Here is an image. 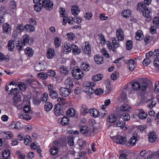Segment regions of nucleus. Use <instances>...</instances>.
Listing matches in <instances>:
<instances>
[{
  "instance_id": "16",
  "label": "nucleus",
  "mask_w": 159,
  "mask_h": 159,
  "mask_svg": "<svg viewBox=\"0 0 159 159\" xmlns=\"http://www.w3.org/2000/svg\"><path fill=\"white\" fill-rule=\"evenodd\" d=\"M30 41V37L27 34L24 35L22 38V44L24 46L27 45Z\"/></svg>"
},
{
  "instance_id": "15",
  "label": "nucleus",
  "mask_w": 159,
  "mask_h": 159,
  "mask_svg": "<svg viewBox=\"0 0 159 159\" xmlns=\"http://www.w3.org/2000/svg\"><path fill=\"white\" fill-rule=\"evenodd\" d=\"M94 58L95 62L98 64H101L103 63V57L99 54L95 55Z\"/></svg>"
},
{
  "instance_id": "47",
  "label": "nucleus",
  "mask_w": 159,
  "mask_h": 159,
  "mask_svg": "<svg viewBox=\"0 0 159 159\" xmlns=\"http://www.w3.org/2000/svg\"><path fill=\"white\" fill-rule=\"evenodd\" d=\"M136 142V138L134 136H132L129 141L128 143L131 146L135 145Z\"/></svg>"
},
{
  "instance_id": "35",
  "label": "nucleus",
  "mask_w": 159,
  "mask_h": 159,
  "mask_svg": "<svg viewBox=\"0 0 159 159\" xmlns=\"http://www.w3.org/2000/svg\"><path fill=\"white\" fill-rule=\"evenodd\" d=\"M131 13L130 10H124L121 13V15L125 18H128L131 16Z\"/></svg>"
},
{
  "instance_id": "27",
  "label": "nucleus",
  "mask_w": 159,
  "mask_h": 159,
  "mask_svg": "<svg viewBox=\"0 0 159 159\" xmlns=\"http://www.w3.org/2000/svg\"><path fill=\"white\" fill-rule=\"evenodd\" d=\"M25 54L29 57H31L33 56L34 52L31 48L27 47L25 50Z\"/></svg>"
},
{
  "instance_id": "31",
  "label": "nucleus",
  "mask_w": 159,
  "mask_h": 159,
  "mask_svg": "<svg viewBox=\"0 0 159 159\" xmlns=\"http://www.w3.org/2000/svg\"><path fill=\"white\" fill-rule=\"evenodd\" d=\"M53 107V105L51 102H46L44 105V109L48 112L50 111Z\"/></svg>"
},
{
  "instance_id": "38",
  "label": "nucleus",
  "mask_w": 159,
  "mask_h": 159,
  "mask_svg": "<svg viewBox=\"0 0 159 159\" xmlns=\"http://www.w3.org/2000/svg\"><path fill=\"white\" fill-rule=\"evenodd\" d=\"M88 127L85 125H83L80 127V131L81 133L87 134L89 132Z\"/></svg>"
},
{
  "instance_id": "50",
  "label": "nucleus",
  "mask_w": 159,
  "mask_h": 159,
  "mask_svg": "<svg viewBox=\"0 0 159 159\" xmlns=\"http://www.w3.org/2000/svg\"><path fill=\"white\" fill-rule=\"evenodd\" d=\"M58 152V149L57 147H53L50 150V153L52 155L56 154Z\"/></svg>"
},
{
  "instance_id": "21",
  "label": "nucleus",
  "mask_w": 159,
  "mask_h": 159,
  "mask_svg": "<svg viewBox=\"0 0 159 159\" xmlns=\"http://www.w3.org/2000/svg\"><path fill=\"white\" fill-rule=\"evenodd\" d=\"M64 52L66 54L70 52L71 50V45L69 43H64L63 47Z\"/></svg>"
},
{
  "instance_id": "37",
  "label": "nucleus",
  "mask_w": 159,
  "mask_h": 159,
  "mask_svg": "<svg viewBox=\"0 0 159 159\" xmlns=\"http://www.w3.org/2000/svg\"><path fill=\"white\" fill-rule=\"evenodd\" d=\"M14 42V41L11 40H9L8 42V48L9 51H12L15 47Z\"/></svg>"
},
{
  "instance_id": "43",
  "label": "nucleus",
  "mask_w": 159,
  "mask_h": 159,
  "mask_svg": "<svg viewBox=\"0 0 159 159\" xmlns=\"http://www.w3.org/2000/svg\"><path fill=\"white\" fill-rule=\"evenodd\" d=\"M69 118L67 117H63L61 120V123L63 125H67L69 123Z\"/></svg>"
},
{
  "instance_id": "25",
  "label": "nucleus",
  "mask_w": 159,
  "mask_h": 159,
  "mask_svg": "<svg viewBox=\"0 0 159 159\" xmlns=\"http://www.w3.org/2000/svg\"><path fill=\"white\" fill-rule=\"evenodd\" d=\"M120 107V110L124 111H130L131 107L128 104V102H125Z\"/></svg>"
},
{
  "instance_id": "46",
  "label": "nucleus",
  "mask_w": 159,
  "mask_h": 159,
  "mask_svg": "<svg viewBox=\"0 0 159 159\" xmlns=\"http://www.w3.org/2000/svg\"><path fill=\"white\" fill-rule=\"evenodd\" d=\"M84 90L87 94H91L94 92V90L92 87L84 88Z\"/></svg>"
},
{
  "instance_id": "54",
  "label": "nucleus",
  "mask_w": 159,
  "mask_h": 159,
  "mask_svg": "<svg viewBox=\"0 0 159 159\" xmlns=\"http://www.w3.org/2000/svg\"><path fill=\"white\" fill-rule=\"evenodd\" d=\"M49 96L52 99H56L58 97V94L55 91L49 92Z\"/></svg>"
},
{
  "instance_id": "58",
  "label": "nucleus",
  "mask_w": 159,
  "mask_h": 159,
  "mask_svg": "<svg viewBox=\"0 0 159 159\" xmlns=\"http://www.w3.org/2000/svg\"><path fill=\"white\" fill-rule=\"evenodd\" d=\"M99 36L100 37L99 39L100 41V43L102 45H105L106 43V40L104 36L101 34H99Z\"/></svg>"
},
{
  "instance_id": "14",
  "label": "nucleus",
  "mask_w": 159,
  "mask_h": 159,
  "mask_svg": "<svg viewBox=\"0 0 159 159\" xmlns=\"http://www.w3.org/2000/svg\"><path fill=\"white\" fill-rule=\"evenodd\" d=\"M65 84L66 87L70 89L73 86V82L72 79L68 77L65 81Z\"/></svg>"
},
{
  "instance_id": "26",
  "label": "nucleus",
  "mask_w": 159,
  "mask_h": 159,
  "mask_svg": "<svg viewBox=\"0 0 159 159\" xmlns=\"http://www.w3.org/2000/svg\"><path fill=\"white\" fill-rule=\"evenodd\" d=\"M80 9L77 6H75L72 7L71 8V13L75 16L77 15L80 13Z\"/></svg>"
},
{
  "instance_id": "20",
  "label": "nucleus",
  "mask_w": 159,
  "mask_h": 159,
  "mask_svg": "<svg viewBox=\"0 0 159 159\" xmlns=\"http://www.w3.org/2000/svg\"><path fill=\"white\" fill-rule=\"evenodd\" d=\"M89 112L91 115L94 118L97 117L100 115L99 112L96 109H89Z\"/></svg>"
},
{
  "instance_id": "45",
  "label": "nucleus",
  "mask_w": 159,
  "mask_h": 159,
  "mask_svg": "<svg viewBox=\"0 0 159 159\" xmlns=\"http://www.w3.org/2000/svg\"><path fill=\"white\" fill-rule=\"evenodd\" d=\"M84 90L87 94H91L94 92V90L92 87L84 88Z\"/></svg>"
},
{
  "instance_id": "40",
  "label": "nucleus",
  "mask_w": 159,
  "mask_h": 159,
  "mask_svg": "<svg viewBox=\"0 0 159 159\" xmlns=\"http://www.w3.org/2000/svg\"><path fill=\"white\" fill-rule=\"evenodd\" d=\"M2 156L4 158L7 159L8 158L10 155V151L8 149H6L2 153Z\"/></svg>"
},
{
  "instance_id": "28",
  "label": "nucleus",
  "mask_w": 159,
  "mask_h": 159,
  "mask_svg": "<svg viewBox=\"0 0 159 159\" xmlns=\"http://www.w3.org/2000/svg\"><path fill=\"white\" fill-rule=\"evenodd\" d=\"M128 66L129 70L130 71L133 70L135 67L134 60L133 59H130L128 61Z\"/></svg>"
},
{
  "instance_id": "10",
  "label": "nucleus",
  "mask_w": 159,
  "mask_h": 159,
  "mask_svg": "<svg viewBox=\"0 0 159 159\" xmlns=\"http://www.w3.org/2000/svg\"><path fill=\"white\" fill-rule=\"evenodd\" d=\"M148 141L150 143H152L155 141L157 138V136L154 132H150L148 134Z\"/></svg>"
},
{
  "instance_id": "34",
  "label": "nucleus",
  "mask_w": 159,
  "mask_h": 159,
  "mask_svg": "<svg viewBox=\"0 0 159 159\" xmlns=\"http://www.w3.org/2000/svg\"><path fill=\"white\" fill-rule=\"evenodd\" d=\"M80 68L82 70L86 71H89L90 69V66L89 64L86 63H83L80 65Z\"/></svg>"
},
{
  "instance_id": "13",
  "label": "nucleus",
  "mask_w": 159,
  "mask_h": 159,
  "mask_svg": "<svg viewBox=\"0 0 159 159\" xmlns=\"http://www.w3.org/2000/svg\"><path fill=\"white\" fill-rule=\"evenodd\" d=\"M116 35L119 40L122 41L124 40L123 32L122 29H119L116 30Z\"/></svg>"
},
{
  "instance_id": "23",
  "label": "nucleus",
  "mask_w": 159,
  "mask_h": 159,
  "mask_svg": "<svg viewBox=\"0 0 159 159\" xmlns=\"http://www.w3.org/2000/svg\"><path fill=\"white\" fill-rule=\"evenodd\" d=\"M3 133L4 137L6 139H11L13 138V134L10 131H5L3 132Z\"/></svg>"
},
{
  "instance_id": "24",
  "label": "nucleus",
  "mask_w": 159,
  "mask_h": 159,
  "mask_svg": "<svg viewBox=\"0 0 159 159\" xmlns=\"http://www.w3.org/2000/svg\"><path fill=\"white\" fill-rule=\"evenodd\" d=\"M138 116L139 119L143 120L146 118L147 116V114L143 110H140L139 111Z\"/></svg>"
},
{
  "instance_id": "48",
  "label": "nucleus",
  "mask_w": 159,
  "mask_h": 159,
  "mask_svg": "<svg viewBox=\"0 0 159 159\" xmlns=\"http://www.w3.org/2000/svg\"><path fill=\"white\" fill-rule=\"evenodd\" d=\"M25 28L29 32L33 31L35 30L34 27L32 25H27L25 26Z\"/></svg>"
},
{
  "instance_id": "17",
  "label": "nucleus",
  "mask_w": 159,
  "mask_h": 159,
  "mask_svg": "<svg viewBox=\"0 0 159 159\" xmlns=\"http://www.w3.org/2000/svg\"><path fill=\"white\" fill-rule=\"evenodd\" d=\"M137 10L140 13L143 11L147 8L146 4L143 2H140L138 3L137 6Z\"/></svg>"
},
{
  "instance_id": "62",
  "label": "nucleus",
  "mask_w": 159,
  "mask_h": 159,
  "mask_svg": "<svg viewBox=\"0 0 159 159\" xmlns=\"http://www.w3.org/2000/svg\"><path fill=\"white\" fill-rule=\"evenodd\" d=\"M16 154L18 155V157L19 159H24L25 157V155L22 154L20 151L16 152Z\"/></svg>"
},
{
  "instance_id": "41",
  "label": "nucleus",
  "mask_w": 159,
  "mask_h": 159,
  "mask_svg": "<svg viewBox=\"0 0 159 159\" xmlns=\"http://www.w3.org/2000/svg\"><path fill=\"white\" fill-rule=\"evenodd\" d=\"M61 72L64 74L67 75L69 73V71L66 67L64 66H62L61 67L60 69Z\"/></svg>"
},
{
  "instance_id": "64",
  "label": "nucleus",
  "mask_w": 159,
  "mask_h": 159,
  "mask_svg": "<svg viewBox=\"0 0 159 159\" xmlns=\"http://www.w3.org/2000/svg\"><path fill=\"white\" fill-rule=\"evenodd\" d=\"M154 66L157 69H159V58H156L154 59L153 62Z\"/></svg>"
},
{
  "instance_id": "4",
  "label": "nucleus",
  "mask_w": 159,
  "mask_h": 159,
  "mask_svg": "<svg viewBox=\"0 0 159 159\" xmlns=\"http://www.w3.org/2000/svg\"><path fill=\"white\" fill-rule=\"evenodd\" d=\"M43 7L48 11L51 10L53 8V5L52 1L50 0H44L42 2Z\"/></svg>"
},
{
  "instance_id": "61",
  "label": "nucleus",
  "mask_w": 159,
  "mask_h": 159,
  "mask_svg": "<svg viewBox=\"0 0 159 159\" xmlns=\"http://www.w3.org/2000/svg\"><path fill=\"white\" fill-rule=\"evenodd\" d=\"M21 91H24L26 89L25 85L23 83L20 82L18 85Z\"/></svg>"
},
{
  "instance_id": "18",
  "label": "nucleus",
  "mask_w": 159,
  "mask_h": 159,
  "mask_svg": "<svg viewBox=\"0 0 159 159\" xmlns=\"http://www.w3.org/2000/svg\"><path fill=\"white\" fill-rule=\"evenodd\" d=\"M55 52L53 48L49 49L47 52V57L48 59H52L55 56Z\"/></svg>"
},
{
  "instance_id": "51",
  "label": "nucleus",
  "mask_w": 159,
  "mask_h": 159,
  "mask_svg": "<svg viewBox=\"0 0 159 159\" xmlns=\"http://www.w3.org/2000/svg\"><path fill=\"white\" fill-rule=\"evenodd\" d=\"M153 23L155 26L159 28V17H155L153 19Z\"/></svg>"
},
{
  "instance_id": "60",
  "label": "nucleus",
  "mask_w": 159,
  "mask_h": 159,
  "mask_svg": "<svg viewBox=\"0 0 159 159\" xmlns=\"http://www.w3.org/2000/svg\"><path fill=\"white\" fill-rule=\"evenodd\" d=\"M13 100L16 102H20L21 100L20 95L17 93L14 97Z\"/></svg>"
},
{
  "instance_id": "56",
  "label": "nucleus",
  "mask_w": 159,
  "mask_h": 159,
  "mask_svg": "<svg viewBox=\"0 0 159 159\" xmlns=\"http://www.w3.org/2000/svg\"><path fill=\"white\" fill-rule=\"evenodd\" d=\"M121 117L122 118L123 120L125 121H127L129 120L130 119L129 115L127 113L123 114L121 116Z\"/></svg>"
},
{
  "instance_id": "59",
  "label": "nucleus",
  "mask_w": 159,
  "mask_h": 159,
  "mask_svg": "<svg viewBox=\"0 0 159 159\" xmlns=\"http://www.w3.org/2000/svg\"><path fill=\"white\" fill-rule=\"evenodd\" d=\"M41 102V99L39 98H34L33 99V104L35 105L38 106L39 105Z\"/></svg>"
},
{
  "instance_id": "2",
  "label": "nucleus",
  "mask_w": 159,
  "mask_h": 159,
  "mask_svg": "<svg viewBox=\"0 0 159 159\" xmlns=\"http://www.w3.org/2000/svg\"><path fill=\"white\" fill-rule=\"evenodd\" d=\"M71 72L73 76L77 80L81 79L84 76L83 73L79 68H75Z\"/></svg>"
},
{
  "instance_id": "29",
  "label": "nucleus",
  "mask_w": 159,
  "mask_h": 159,
  "mask_svg": "<svg viewBox=\"0 0 159 159\" xmlns=\"http://www.w3.org/2000/svg\"><path fill=\"white\" fill-rule=\"evenodd\" d=\"M143 36L141 30H138L135 34V38L137 40H140L143 38Z\"/></svg>"
},
{
  "instance_id": "12",
  "label": "nucleus",
  "mask_w": 159,
  "mask_h": 159,
  "mask_svg": "<svg viewBox=\"0 0 159 159\" xmlns=\"http://www.w3.org/2000/svg\"><path fill=\"white\" fill-rule=\"evenodd\" d=\"M45 68V66L43 62H39L36 64L34 66V69L36 71H40Z\"/></svg>"
},
{
  "instance_id": "8",
  "label": "nucleus",
  "mask_w": 159,
  "mask_h": 159,
  "mask_svg": "<svg viewBox=\"0 0 159 159\" xmlns=\"http://www.w3.org/2000/svg\"><path fill=\"white\" fill-rule=\"evenodd\" d=\"M125 122L122 120H116L114 123L113 126L114 127H120L121 129L124 130L127 129V127L125 126Z\"/></svg>"
},
{
  "instance_id": "39",
  "label": "nucleus",
  "mask_w": 159,
  "mask_h": 159,
  "mask_svg": "<svg viewBox=\"0 0 159 159\" xmlns=\"http://www.w3.org/2000/svg\"><path fill=\"white\" fill-rule=\"evenodd\" d=\"M19 118L21 119H24L25 120H29L31 118V116L27 114H22L21 113L18 114Z\"/></svg>"
},
{
  "instance_id": "11",
  "label": "nucleus",
  "mask_w": 159,
  "mask_h": 159,
  "mask_svg": "<svg viewBox=\"0 0 159 159\" xmlns=\"http://www.w3.org/2000/svg\"><path fill=\"white\" fill-rule=\"evenodd\" d=\"M54 113L55 115L57 116L62 114V111L61 109V107L60 105L56 104L54 109Z\"/></svg>"
},
{
  "instance_id": "5",
  "label": "nucleus",
  "mask_w": 159,
  "mask_h": 159,
  "mask_svg": "<svg viewBox=\"0 0 159 159\" xmlns=\"http://www.w3.org/2000/svg\"><path fill=\"white\" fill-rule=\"evenodd\" d=\"M59 93L62 96H68L71 92L70 89L67 87H61L59 89Z\"/></svg>"
},
{
  "instance_id": "6",
  "label": "nucleus",
  "mask_w": 159,
  "mask_h": 159,
  "mask_svg": "<svg viewBox=\"0 0 159 159\" xmlns=\"http://www.w3.org/2000/svg\"><path fill=\"white\" fill-rule=\"evenodd\" d=\"M82 48L83 52L89 55L91 52V46L89 42H86L83 45Z\"/></svg>"
},
{
  "instance_id": "57",
  "label": "nucleus",
  "mask_w": 159,
  "mask_h": 159,
  "mask_svg": "<svg viewBox=\"0 0 159 159\" xmlns=\"http://www.w3.org/2000/svg\"><path fill=\"white\" fill-rule=\"evenodd\" d=\"M65 8L61 7L60 8V12L61 14V16L62 17H64L65 18H66L67 15L65 14Z\"/></svg>"
},
{
  "instance_id": "22",
  "label": "nucleus",
  "mask_w": 159,
  "mask_h": 159,
  "mask_svg": "<svg viewBox=\"0 0 159 159\" xmlns=\"http://www.w3.org/2000/svg\"><path fill=\"white\" fill-rule=\"evenodd\" d=\"M71 48L74 54L77 55L80 53V50L76 45L72 44L71 45Z\"/></svg>"
},
{
  "instance_id": "33",
  "label": "nucleus",
  "mask_w": 159,
  "mask_h": 159,
  "mask_svg": "<svg viewBox=\"0 0 159 159\" xmlns=\"http://www.w3.org/2000/svg\"><path fill=\"white\" fill-rule=\"evenodd\" d=\"M95 83L94 82L86 81L83 84L84 89L92 87L95 86Z\"/></svg>"
},
{
  "instance_id": "55",
  "label": "nucleus",
  "mask_w": 159,
  "mask_h": 159,
  "mask_svg": "<svg viewBox=\"0 0 159 159\" xmlns=\"http://www.w3.org/2000/svg\"><path fill=\"white\" fill-rule=\"evenodd\" d=\"M119 76L118 73L116 71H114L111 75V78L113 80H116Z\"/></svg>"
},
{
  "instance_id": "1",
  "label": "nucleus",
  "mask_w": 159,
  "mask_h": 159,
  "mask_svg": "<svg viewBox=\"0 0 159 159\" xmlns=\"http://www.w3.org/2000/svg\"><path fill=\"white\" fill-rule=\"evenodd\" d=\"M127 90L129 93H133L135 91H138L140 90L143 92L146 91L148 87V84L146 80H142L140 83L137 82H133L132 85H126Z\"/></svg>"
},
{
  "instance_id": "63",
  "label": "nucleus",
  "mask_w": 159,
  "mask_h": 159,
  "mask_svg": "<svg viewBox=\"0 0 159 159\" xmlns=\"http://www.w3.org/2000/svg\"><path fill=\"white\" fill-rule=\"evenodd\" d=\"M154 92L156 93L159 92V82L156 81L155 84Z\"/></svg>"
},
{
  "instance_id": "3",
  "label": "nucleus",
  "mask_w": 159,
  "mask_h": 159,
  "mask_svg": "<svg viewBox=\"0 0 159 159\" xmlns=\"http://www.w3.org/2000/svg\"><path fill=\"white\" fill-rule=\"evenodd\" d=\"M112 139L117 143L124 145L127 141V139L125 137H122L119 135L113 137Z\"/></svg>"
},
{
  "instance_id": "52",
  "label": "nucleus",
  "mask_w": 159,
  "mask_h": 159,
  "mask_svg": "<svg viewBox=\"0 0 159 159\" xmlns=\"http://www.w3.org/2000/svg\"><path fill=\"white\" fill-rule=\"evenodd\" d=\"M38 77L43 80L46 79L48 78L47 74L43 72L39 73L38 74Z\"/></svg>"
},
{
  "instance_id": "7",
  "label": "nucleus",
  "mask_w": 159,
  "mask_h": 159,
  "mask_svg": "<svg viewBox=\"0 0 159 159\" xmlns=\"http://www.w3.org/2000/svg\"><path fill=\"white\" fill-rule=\"evenodd\" d=\"M143 15L146 17V21L149 22L152 19V17L151 16V12L150 10L148 8H146L143 12H141Z\"/></svg>"
},
{
  "instance_id": "53",
  "label": "nucleus",
  "mask_w": 159,
  "mask_h": 159,
  "mask_svg": "<svg viewBox=\"0 0 159 159\" xmlns=\"http://www.w3.org/2000/svg\"><path fill=\"white\" fill-rule=\"evenodd\" d=\"M120 99L124 102H128V99L126 95L124 93H122L120 96Z\"/></svg>"
},
{
  "instance_id": "9",
  "label": "nucleus",
  "mask_w": 159,
  "mask_h": 159,
  "mask_svg": "<svg viewBox=\"0 0 159 159\" xmlns=\"http://www.w3.org/2000/svg\"><path fill=\"white\" fill-rule=\"evenodd\" d=\"M3 33L8 34L11 32V27L8 23H5L2 26Z\"/></svg>"
},
{
  "instance_id": "42",
  "label": "nucleus",
  "mask_w": 159,
  "mask_h": 159,
  "mask_svg": "<svg viewBox=\"0 0 159 159\" xmlns=\"http://www.w3.org/2000/svg\"><path fill=\"white\" fill-rule=\"evenodd\" d=\"M31 142V139L30 136L26 135L25 136L24 138V143L25 145H30Z\"/></svg>"
},
{
  "instance_id": "49",
  "label": "nucleus",
  "mask_w": 159,
  "mask_h": 159,
  "mask_svg": "<svg viewBox=\"0 0 159 159\" xmlns=\"http://www.w3.org/2000/svg\"><path fill=\"white\" fill-rule=\"evenodd\" d=\"M75 110L72 108L69 109L66 112V115L67 116H72L75 115Z\"/></svg>"
},
{
  "instance_id": "32",
  "label": "nucleus",
  "mask_w": 159,
  "mask_h": 159,
  "mask_svg": "<svg viewBox=\"0 0 159 159\" xmlns=\"http://www.w3.org/2000/svg\"><path fill=\"white\" fill-rule=\"evenodd\" d=\"M116 120V117L113 114L110 115L107 117L108 121L111 123H115Z\"/></svg>"
},
{
  "instance_id": "19",
  "label": "nucleus",
  "mask_w": 159,
  "mask_h": 159,
  "mask_svg": "<svg viewBox=\"0 0 159 159\" xmlns=\"http://www.w3.org/2000/svg\"><path fill=\"white\" fill-rule=\"evenodd\" d=\"M89 109H88L85 105H83L81 106L80 109L81 115L84 116L89 112Z\"/></svg>"
},
{
  "instance_id": "44",
  "label": "nucleus",
  "mask_w": 159,
  "mask_h": 159,
  "mask_svg": "<svg viewBox=\"0 0 159 159\" xmlns=\"http://www.w3.org/2000/svg\"><path fill=\"white\" fill-rule=\"evenodd\" d=\"M112 45L114 48H117L120 47L119 41H117L115 38L112 39Z\"/></svg>"
},
{
  "instance_id": "30",
  "label": "nucleus",
  "mask_w": 159,
  "mask_h": 159,
  "mask_svg": "<svg viewBox=\"0 0 159 159\" xmlns=\"http://www.w3.org/2000/svg\"><path fill=\"white\" fill-rule=\"evenodd\" d=\"M103 75L102 74H98L95 75L92 77V80L94 81H98L102 80Z\"/></svg>"
},
{
  "instance_id": "36",
  "label": "nucleus",
  "mask_w": 159,
  "mask_h": 159,
  "mask_svg": "<svg viewBox=\"0 0 159 159\" xmlns=\"http://www.w3.org/2000/svg\"><path fill=\"white\" fill-rule=\"evenodd\" d=\"M43 7L42 4L38 3L34 5V9L36 12H39L41 11Z\"/></svg>"
}]
</instances>
